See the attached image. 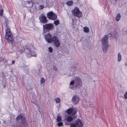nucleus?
<instances>
[{"label":"nucleus","instance_id":"1","mask_svg":"<svg viewBox=\"0 0 127 127\" xmlns=\"http://www.w3.org/2000/svg\"><path fill=\"white\" fill-rule=\"evenodd\" d=\"M108 36H105L103 37L102 40V50L103 52L106 53L108 50Z\"/></svg>","mask_w":127,"mask_h":127},{"label":"nucleus","instance_id":"2","mask_svg":"<svg viewBox=\"0 0 127 127\" xmlns=\"http://www.w3.org/2000/svg\"><path fill=\"white\" fill-rule=\"evenodd\" d=\"M75 85L76 88H79L82 86V81L81 79L78 77H77L75 79Z\"/></svg>","mask_w":127,"mask_h":127},{"label":"nucleus","instance_id":"3","mask_svg":"<svg viewBox=\"0 0 127 127\" xmlns=\"http://www.w3.org/2000/svg\"><path fill=\"white\" fill-rule=\"evenodd\" d=\"M72 12L75 16H76L78 18L82 17V12L78 8H75L72 11Z\"/></svg>","mask_w":127,"mask_h":127},{"label":"nucleus","instance_id":"4","mask_svg":"<svg viewBox=\"0 0 127 127\" xmlns=\"http://www.w3.org/2000/svg\"><path fill=\"white\" fill-rule=\"evenodd\" d=\"M47 16L48 18L54 20H55L57 17L55 14L52 12H48L47 13Z\"/></svg>","mask_w":127,"mask_h":127},{"label":"nucleus","instance_id":"5","mask_svg":"<svg viewBox=\"0 0 127 127\" xmlns=\"http://www.w3.org/2000/svg\"><path fill=\"white\" fill-rule=\"evenodd\" d=\"M53 42L56 46L58 47L60 46V43L58 38L55 36H54L52 38V42Z\"/></svg>","mask_w":127,"mask_h":127},{"label":"nucleus","instance_id":"6","mask_svg":"<svg viewBox=\"0 0 127 127\" xmlns=\"http://www.w3.org/2000/svg\"><path fill=\"white\" fill-rule=\"evenodd\" d=\"M45 39L47 42L51 43L52 42V37L51 34L49 33L44 35Z\"/></svg>","mask_w":127,"mask_h":127},{"label":"nucleus","instance_id":"7","mask_svg":"<svg viewBox=\"0 0 127 127\" xmlns=\"http://www.w3.org/2000/svg\"><path fill=\"white\" fill-rule=\"evenodd\" d=\"M53 26L52 24H48L43 25V30L46 29L48 31L53 29Z\"/></svg>","mask_w":127,"mask_h":127},{"label":"nucleus","instance_id":"8","mask_svg":"<svg viewBox=\"0 0 127 127\" xmlns=\"http://www.w3.org/2000/svg\"><path fill=\"white\" fill-rule=\"evenodd\" d=\"M39 19L41 23H47V20L45 16L42 15H41L39 17Z\"/></svg>","mask_w":127,"mask_h":127},{"label":"nucleus","instance_id":"9","mask_svg":"<svg viewBox=\"0 0 127 127\" xmlns=\"http://www.w3.org/2000/svg\"><path fill=\"white\" fill-rule=\"evenodd\" d=\"M5 38L8 41H10L11 42L13 40V36L12 34H11L6 35Z\"/></svg>","mask_w":127,"mask_h":127},{"label":"nucleus","instance_id":"10","mask_svg":"<svg viewBox=\"0 0 127 127\" xmlns=\"http://www.w3.org/2000/svg\"><path fill=\"white\" fill-rule=\"evenodd\" d=\"M72 101L75 104H77L79 101V99L77 96H74L72 98Z\"/></svg>","mask_w":127,"mask_h":127},{"label":"nucleus","instance_id":"11","mask_svg":"<svg viewBox=\"0 0 127 127\" xmlns=\"http://www.w3.org/2000/svg\"><path fill=\"white\" fill-rule=\"evenodd\" d=\"M117 34V32L116 31H113L110 34H109L108 35H106V36H108V37H112L116 38V37Z\"/></svg>","mask_w":127,"mask_h":127},{"label":"nucleus","instance_id":"12","mask_svg":"<svg viewBox=\"0 0 127 127\" xmlns=\"http://www.w3.org/2000/svg\"><path fill=\"white\" fill-rule=\"evenodd\" d=\"M76 124L77 126L79 127H82L83 126V124L81 120L80 119H77L76 122Z\"/></svg>","mask_w":127,"mask_h":127},{"label":"nucleus","instance_id":"13","mask_svg":"<svg viewBox=\"0 0 127 127\" xmlns=\"http://www.w3.org/2000/svg\"><path fill=\"white\" fill-rule=\"evenodd\" d=\"M21 120V122L24 121V119L22 117V115L20 114L16 118V120Z\"/></svg>","mask_w":127,"mask_h":127},{"label":"nucleus","instance_id":"14","mask_svg":"<svg viewBox=\"0 0 127 127\" xmlns=\"http://www.w3.org/2000/svg\"><path fill=\"white\" fill-rule=\"evenodd\" d=\"M11 34L9 28L8 27L6 28L5 30V34L6 35L8 34Z\"/></svg>","mask_w":127,"mask_h":127},{"label":"nucleus","instance_id":"15","mask_svg":"<svg viewBox=\"0 0 127 127\" xmlns=\"http://www.w3.org/2000/svg\"><path fill=\"white\" fill-rule=\"evenodd\" d=\"M24 51L26 53L28 54H28H29L31 52V50L29 49V48H26V47L24 48Z\"/></svg>","mask_w":127,"mask_h":127},{"label":"nucleus","instance_id":"16","mask_svg":"<svg viewBox=\"0 0 127 127\" xmlns=\"http://www.w3.org/2000/svg\"><path fill=\"white\" fill-rule=\"evenodd\" d=\"M73 109L70 108L66 110V112L68 114H71L73 113Z\"/></svg>","mask_w":127,"mask_h":127},{"label":"nucleus","instance_id":"17","mask_svg":"<svg viewBox=\"0 0 127 127\" xmlns=\"http://www.w3.org/2000/svg\"><path fill=\"white\" fill-rule=\"evenodd\" d=\"M121 17V16L120 14L119 13L116 16V20L117 21H118L120 20V18Z\"/></svg>","mask_w":127,"mask_h":127},{"label":"nucleus","instance_id":"18","mask_svg":"<svg viewBox=\"0 0 127 127\" xmlns=\"http://www.w3.org/2000/svg\"><path fill=\"white\" fill-rule=\"evenodd\" d=\"M74 84H75V81H74L73 80L72 81L70 82V88L71 89H73V87L71 86L73 85Z\"/></svg>","mask_w":127,"mask_h":127},{"label":"nucleus","instance_id":"19","mask_svg":"<svg viewBox=\"0 0 127 127\" xmlns=\"http://www.w3.org/2000/svg\"><path fill=\"white\" fill-rule=\"evenodd\" d=\"M121 60V57L120 53H118V61L120 62Z\"/></svg>","mask_w":127,"mask_h":127},{"label":"nucleus","instance_id":"20","mask_svg":"<svg viewBox=\"0 0 127 127\" xmlns=\"http://www.w3.org/2000/svg\"><path fill=\"white\" fill-rule=\"evenodd\" d=\"M29 55H31L32 56H35L36 55V53L35 52L31 51Z\"/></svg>","mask_w":127,"mask_h":127},{"label":"nucleus","instance_id":"21","mask_svg":"<svg viewBox=\"0 0 127 127\" xmlns=\"http://www.w3.org/2000/svg\"><path fill=\"white\" fill-rule=\"evenodd\" d=\"M84 31L85 32H88L89 31V29L87 27H85L84 28Z\"/></svg>","mask_w":127,"mask_h":127},{"label":"nucleus","instance_id":"22","mask_svg":"<svg viewBox=\"0 0 127 127\" xmlns=\"http://www.w3.org/2000/svg\"><path fill=\"white\" fill-rule=\"evenodd\" d=\"M73 119L72 117L71 116H68L67 118V120L68 122H70Z\"/></svg>","mask_w":127,"mask_h":127},{"label":"nucleus","instance_id":"23","mask_svg":"<svg viewBox=\"0 0 127 127\" xmlns=\"http://www.w3.org/2000/svg\"><path fill=\"white\" fill-rule=\"evenodd\" d=\"M73 2L72 1H70L68 2L67 3V4L68 5L71 6L73 4Z\"/></svg>","mask_w":127,"mask_h":127},{"label":"nucleus","instance_id":"24","mask_svg":"<svg viewBox=\"0 0 127 127\" xmlns=\"http://www.w3.org/2000/svg\"><path fill=\"white\" fill-rule=\"evenodd\" d=\"M45 81V80L43 78H41L40 81V83L41 84H42L44 83Z\"/></svg>","mask_w":127,"mask_h":127},{"label":"nucleus","instance_id":"25","mask_svg":"<svg viewBox=\"0 0 127 127\" xmlns=\"http://www.w3.org/2000/svg\"><path fill=\"white\" fill-rule=\"evenodd\" d=\"M54 24L56 25H58L59 23V20H57L54 21Z\"/></svg>","mask_w":127,"mask_h":127},{"label":"nucleus","instance_id":"26","mask_svg":"<svg viewBox=\"0 0 127 127\" xmlns=\"http://www.w3.org/2000/svg\"><path fill=\"white\" fill-rule=\"evenodd\" d=\"M56 103H59L60 102V99L59 98H57L56 99H55Z\"/></svg>","mask_w":127,"mask_h":127},{"label":"nucleus","instance_id":"27","mask_svg":"<svg viewBox=\"0 0 127 127\" xmlns=\"http://www.w3.org/2000/svg\"><path fill=\"white\" fill-rule=\"evenodd\" d=\"M70 127H76L77 126L75 124L71 123L70 124Z\"/></svg>","mask_w":127,"mask_h":127},{"label":"nucleus","instance_id":"28","mask_svg":"<svg viewBox=\"0 0 127 127\" xmlns=\"http://www.w3.org/2000/svg\"><path fill=\"white\" fill-rule=\"evenodd\" d=\"M56 120L57 122H60L61 120V118L60 117L58 116Z\"/></svg>","mask_w":127,"mask_h":127},{"label":"nucleus","instance_id":"29","mask_svg":"<svg viewBox=\"0 0 127 127\" xmlns=\"http://www.w3.org/2000/svg\"><path fill=\"white\" fill-rule=\"evenodd\" d=\"M63 125V123L62 122H59L57 124L58 126L59 127L62 126Z\"/></svg>","mask_w":127,"mask_h":127},{"label":"nucleus","instance_id":"30","mask_svg":"<svg viewBox=\"0 0 127 127\" xmlns=\"http://www.w3.org/2000/svg\"><path fill=\"white\" fill-rule=\"evenodd\" d=\"M48 50L50 52L52 53V49L51 47H49L48 48Z\"/></svg>","mask_w":127,"mask_h":127},{"label":"nucleus","instance_id":"31","mask_svg":"<svg viewBox=\"0 0 127 127\" xmlns=\"http://www.w3.org/2000/svg\"><path fill=\"white\" fill-rule=\"evenodd\" d=\"M3 10L2 9H0V15L2 16V13Z\"/></svg>","mask_w":127,"mask_h":127},{"label":"nucleus","instance_id":"32","mask_svg":"<svg viewBox=\"0 0 127 127\" xmlns=\"http://www.w3.org/2000/svg\"><path fill=\"white\" fill-rule=\"evenodd\" d=\"M124 97L125 99H127V92H126L124 95Z\"/></svg>","mask_w":127,"mask_h":127},{"label":"nucleus","instance_id":"33","mask_svg":"<svg viewBox=\"0 0 127 127\" xmlns=\"http://www.w3.org/2000/svg\"><path fill=\"white\" fill-rule=\"evenodd\" d=\"M77 112V110H75L73 109V113H72L74 115L76 114V113Z\"/></svg>","mask_w":127,"mask_h":127},{"label":"nucleus","instance_id":"34","mask_svg":"<svg viewBox=\"0 0 127 127\" xmlns=\"http://www.w3.org/2000/svg\"><path fill=\"white\" fill-rule=\"evenodd\" d=\"M53 69L54 70L56 71L57 70V68L55 66H54L53 68Z\"/></svg>","mask_w":127,"mask_h":127},{"label":"nucleus","instance_id":"35","mask_svg":"<svg viewBox=\"0 0 127 127\" xmlns=\"http://www.w3.org/2000/svg\"><path fill=\"white\" fill-rule=\"evenodd\" d=\"M40 8H43L44 7V6L43 5H40Z\"/></svg>","mask_w":127,"mask_h":127},{"label":"nucleus","instance_id":"36","mask_svg":"<svg viewBox=\"0 0 127 127\" xmlns=\"http://www.w3.org/2000/svg\"><path fill=\"white\" fill-rule=\"evenodd\" d=\"M12 64H13L14 63H15V61L14 60H13L12 61Z\"/></svg>","mask_w":127,"mask_h":127},{"label":"nucleus","instance_id":"37","mask_svg":"<svg viewBox=\"0 0 127 127\" xmlns=\"http://www.w3.org/2000/svg\"><path fill=\"white\" fill-rule=\"evenodd\" d=\"M28 68H27V71H26V73H28Z\"/></svg>","mask_w":127,"mask_h":127},{"label":"nucleus","instance_id":"38","mask_svg":"<svg viewBox=\"0 0 127 127\" xmlns=\"http://www.w3.org/2000/svg\"><path fill=\"white\" fill-rule=\"evenodd\" d=\"M90 41L89 40L88 41V42L87 43V45H89V44Z\"/></svg>","mask_w":127,"mask_h":127},{"label":"nucleus","instance_id":"39","mask_svg":"<svg viewBox=\"0 0 127 127\" xmlns=\"http://www.w3.org/2000/svg\"><path fill=\"white\" fill-rule=\"evenodd\" d=\"M75 8H78L77 7H75Z\"/></svg>","mask_w":127,"mask_h":127},{"label":"nucleus","instance_id":"40","mask_svg":"<svg viewBox=\"0 0 127 127\" xmlns=\"http://www.w3.org/2000/svg\"><path fill=\"white\" fill-rule=\"evenodd\" d=\"M22 67H21V69H23V68H22Z\"/></svg>","mask_w":127,"mask_h":127},{"label":"nucleus","instance_id":"41","mask_svg":"<svg viewBox=\"0 0 127 127\" xmlns=\"http://www.w3.org/2000/svg\"><path fill=\"white\" fill-rule=\"evenodd\" d=\"M26 71H27V69L26 70V71Z\"/></svg>","mask_w":127,"mask_h":127}]
</instances>
